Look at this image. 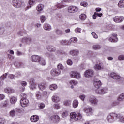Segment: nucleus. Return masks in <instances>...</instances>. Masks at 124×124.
<instances>
[{
	"label": "nucleus",
	"instance_id": "412c9836",
	"mask_svg": "<svg viewBox=\"0 0 124 124\" xmlns=\"http://www.w3.org/2000/svg\"><path fill=\"white\" fill-rule=\"evenodd\" d=\"M89 101L90 102H91L92 104H94V105L97 104V103L98 102V101L97 100V99H96L95 97L91 98L89 99Z\"/></svg>",
	"mask_w": 124,
	"mask_h": 124
},
{
	"label": "nucleus",
	"instance_id": "ea45409f",
	"mask_svg": "<svg viewBox=\"0 0 124 124\" xmlns=\"http://www.w3.org/2000/svg\"><path fill=\"white\" fill-rule=\"evenodd\" d=\"M101 48V46L99 45H95L93 46V48L94 50H99Z\"/></svg>",
	"mask_w": 124,
	"mask_h": 124
},
{
	"label": "nucleus",
	"instance_id": "6e6d98bb",
	"mask_svg": "<svg viewBox=\"0 0 124 124\" xmlns=\"http://www.w3.org/2000/svg\"><path fill=\"white\" fill-rule=\"evenodd\" d=\"M30 85L31 89L32 90H33V89H35V88L36 87V85H35V83L30 84Z\"/></svg>",
	"mask_w": 124,
	"mask_h": 124
},
{
	"label": "nucleus",
	"instance_id": "0eeeda50",
	"mask_svg": "<svg viewBox=\"0 0 124 124\" xmlns=\"http://www.w3.org/2000/svg\"><path fill=\"white\" fill-rule=\"evenodd\" d=\"M79 10V8L75 6H70L68 8V12L69 13H75Z\"/></svg>",
	"mask_w": 124,
	"mask_h": 124
},
{
	"label": "nucleus",
	"instance_id": "1a4fd4ad",
	"mask_svg": "<svg viewBox=\"0 0 124 124\" xmlns=\"http://www.w3.org/2000/svg\"><path fill=\"white\" fill-rule=\"evenodd\" d=\"M94 72L93 70H87L84 73V76L85 77H87L88 78H90V77H93V74Z\"/></svg>",
	"mask_w": 124,
	"mask_h": 124
},
{
	"label": "nucleus",
	"instance_id": "dca6fc26",
	"mask_svg": "<svg viewBox=\"0 0 124 124\" xmlns=\"http://www.w3.org/2000/svg\"><path fill=\"white\" fill-rule=\"evenodd\" d=\"M31 41V38L30 37H24L22 40V42L23 43H27V44H30Z\"/></svg>",
	"mask_w": 124,
	"mask_h": 124
},
{
	"label": "nucleus",
	"instance_id": "5fc2aeb1",
	"mask_svg": "<svg viewBox=\"0 0 124 124\" xmlns=\"http://www.w3.org/2000/svg\"><path fill=\"white\" fill-rule=\"evenodd\" d=\"M67 63L68 65H72V64H73L72 61L71 60H70V59H68L67 61Z\"/></svg>",
	"mask_w": 124,
	"mask_h": 124
},
{
	"label": "nucleus",
	"instance_id": "39448f33",
	"mask_svg": "<svg viewBox=\"0 0 124 124\" xmlns=\"http://www.w3.org/2000/svg\"><path fill=\"white\" fill-rule=\"evenodd\" d=\"M110 76L111 78H113L114 80H116V81H124V80L123 78L121 77L120 76V75L116 73H111Z\"/></svg>",
	"mask_w": 124,
	"mask_h": 124
},
{
	"label": "nucleus",
	"instance_id": "338daca9",
	"mask_svg": "<svg viewBox=\"0 0 124 124\" xmlns=\"http://www.w3.org/2000/svg\"><path fill=\"white\" fill-rule=\"evenodd\" d=\"M5 120L3 118H0V124H5Z\"/></svg>",
	"mask_w": 124,
	"mask_h": 124
},
{
	"label": "nucleus",
	"instance_id": "69168bd1",
	"mask_svg": "<svg viewBox=\"0 0 124 124\" xmlns=\"http://www.w3.org/2000/svg\"><path fill=\"white\" fill-rule=\"evenodd\" d=\"M118 60H119V61H122L123 60H124V55H120L118 57Z\"/></svg>",
	"mask_w": 124,
	"mask_h": 124
},
{
	"label": "nucleus",
	"instance_id": "864d4df0",
	"mask_svg": "<svg viewBox=\"0 0 124 124\" xmlns=\"http://www.w3.org/2000/svg\"><path fill=\"white\" fill-rule=\"evenodd\" d=\"M39 107L41 109H43V108H44V107H45V104H44V103H40L39 104Z\"/></svg>",
	"mask_w": 124,
	"mask_h": 124
},
{
	"label": "nucleus",
	"instance_id": "13d9d810",
	"mask_svg": "<svg viewBox=\"0 0 124 124\" xmlns=\"http://www.w3.org/2000/svg\"><path fill=\"white\" fill-rule=\"evenodd\" d=\"M8 77L10 79H15V75H13V74H10L8 76Z\"/></svg>",
	"mask_w": 124,
	"mask_h": 124
},
{
	"label": "nucleus",
	"instance_id": "e433bc0d",
	"mask_svg": "<svg viewBox=\"0 0 124 124\" xmlns=\"http://www.w3.org/2000/svg\"><path fill=\"white\" fill-rule=\"evenodd\" d=\"M20 97L21 98V100H23L24 99H27V94L22 93L20 95Z\"/></svg>",
	"mask_w": 124,
	"mask_h": 124
},
{
	"label": "nucleus",
	"instance_id": "603ef678",
	"mask_svg": "<svg viewBox=\"0 0 124 124\" xmlns=\"http://www.w3.org/2000/svg\"><path fill=\"white\" fill-rule=\"evenodd\" d=\"M80 5L81 6H84V7H86V6H88V3H87V2H85V1L81 2L80 3Z\"/></svg>",
	"mask_w": 124,
	"mask_h": 124
},
{
	"label": "nucleus",
	"instance_id": "c9c22d12",
	"mask_svg": "<svg viewBox=\"0 0 124 124\" xmlns=\"http://www.w3.org/2000/svg\"><path fill=\"white\" fill-rule=\"evenodd\" d=\"M55 32L58 35H62L63 34L62 31L60 29H56L55 31Z\"/></svg>",
	"mask_w": 124,
	"mask_h": 124
},
{
	"label": "nucleus",
	"instance_id": "3c124183",
	"mask_svg": "<svg viewBox=\"0 0 124 124\" xmlns=\"http://www.w3.org/2000/svg\"><path fill=\"white\" fill-rule=\"evenodd\" d=\"M64 104L66 106H68L69 105H70L71 104V101H66L64 102Z\"/></svg>",
	"mask_w": 124,
	"mask_h": 124
},
{
	"label": "nucleus",
	"instance_id": "f3484780",
	"mask_svg": "<svg viewBox=\"0 0 124 124\" xmlns=\"http://www.w3.org/2000/svg\"><path fill=\"white\" fill-rule=\"evenodd\" d=\"M38 87L41 91H43L44 90H45L46 88L47 87V85L44 82H41L38 84Z\"/></svg>",
	"mask_w": 124,
	"mask_h": 124
},
{
	"label": "nucleus",
	"instance_id": "2f4dec72",
	"mask_svg": "<svg viewBox=\"0 0 124 124\" xmlns=\"http://www.w3.org/2000/svg\"><path fill=\"white\" fill-rule=\"evenodd\" d=\"M77 73V71H71L70 72V76L71 78H75L76 76V73Z\"/></svg>",
	"mask_w": 124,
	"mask_h": 124
},
{
	"label": "nucleus",
	"instance_id": "79ce46f5",
	"mask_svg": "<svg viewBox=\"0 0 124 124\" xmlns=\"http://www.w3.org/2000/svg\"><path fill=\"white\" fill-rule=\"evenodd\" d=\"M70 41L73 43H76V42L78 41V39H77L76 37H73L70 39Z\"/></svg>",
	"mask_w": 124,
	"mask_h": 124
},
{
	"label": "nucleus",
	"instance_id": "4c0bfd02",
	"mask_svg": "<svg viewBox=\"0 0 124 124\" xmlns=\"http://www.w3.org/2000/svg\"><path fill=\"white\" fill-rule=\"evenodd\" d=\"M36 96L37 97V99H41L42 96L40 92L38 91L36 93Z\"/></svg>",
	"mask_w": 124,
	"mask_h": 124
},
{
	"label": "nucleus",
	"instance_id": "f03ea898",
	"mask_svg": "<svg viewBox=\"0 0 124 124\" xmlns=\"http://www.w3.org/2000/svg\"><path fill=\"white\" fill-rule=\"evenodd\" d=\"M121 119V114L120 113H111L108 114L107 118V121L108 123H113V122H115L116 120H120Z\"/></svg>",
	"mask_w": 124,
	"mask_h": 124
},
{
	"label": "nucleus",
	"instance_id": "7ed1b4c3",
	"mask_svg": "<svg viewBox=\"0 0 124 124\" xmlns=\"http://www.w3.org/2000/svg\"><path fill=\"white\" fill-rule=\"evenodd\" d=\"M70 119H74L75 121H79L82 119V115L80 113H76L75 112H72L70 115Z\"/></svg>",
	"mask_w": 124,
	"mask_h": 124
},
{
	"label": "nucleus",
	"instance_id": "a211bd4d",
	"mask_svg": "<svg viewBox=\"0 0 124 124\" xmlns=\"http://www.w3.org/2000/svg\"><path fill=\"white\" fill-rule=\"evenodd\" d=\"M39 120V116L37 115H33L30 118V120L32 123H36Z\"/></svg>",
	"mask_w": 124,
	"mask_h": 124
},
{
	"label": "nucleus",
	"instance_id": "a19ab883",
	"mask_svg": "<svg viewBox=\"0 0 124 124\" xmlns=\"http://www.w3.org/2000/svg\"><path fill=\"white\" fill-rule=\"evenodd\" d=\"M60 43L62 45H66L68 44V41L66 40H62L60 41Z\"/></svg>",
	"mask_w": 124,
	"mask_h": 124
},
{
	"label": "nucleus",
	"instance_id": "cd10ccee",
	"mask_svg": "<svg viewBox=\"0 0 124 124\" xmlns=\"http://www.w3.org/2000/svg\"><path fill=\"white\" fill-rule=\"evenodd\" d=\"M124 100V93L119 95L117 98L118 101H123Z\"/></svg>",
	"mask_w": 124,
	"mask_h": 124
},
{
	"label": "nucleus",
	"instance_id": "aec40b11",
	"mask_svg": "<svg viewBox=\"0 0 124 124\" xmlns=\"http://www.w3.org/2000/svg\"><path fill=\"white\" fill-rule=\"evenodd\" d=\"M43 28L44 30H45V31H51V30H52V27H51V25L47 23H45L44 24Z\"/></svg>",
	"mask_w": 124,
	"mask_h": 124
},
{
	"label": "nucleus",
	"instance_id": "c756f323",
	"mask_svg": "<svg viewBox=\"0 0 124 124\" xmlns=\"http://www.w3.org/2000/svg\"><path fill=\"white\" fill-rule=\"evenodd\" d=\"M92 108L91 107H88V108H84V112H85V113H92Z\"/></svg>",
	"mask_w": 124,
	"mask_h": 124
},
{
	"label": "nucleus",
	"instance_id": "c03bdc74",
	"mask_svg": "<svg viewBox=\"0 0 124 124\" xmlns=\"http://www.w3.org/2000/svg\"><path fill=\"white\" fill-rule=\"evenodd\" d=\"M9 114H10V116H11V117H14L15 116V114H16V112L15 110H12L10 112Z\"/></svg>",
	"mask_w": 124,
	"mask_h": 124
},
{
	"label": "nucleus",
	"instance_id": "a878e982",
	"mask_svg": "<svg viewBox=\"0 0 124 124\" xmlns=\"http://www.w3.org/2000/svg\"><path fill=\"white\" fill-rule=\"evenodd\" d=\"M57 70H58L59 71H60V72H62V70H63V68H64V67H63V65H62V64L59 63L57 65Z\"/></svg>",
	"mask_w": 124,
	"mask_h": 124
},
{
	"label": "nucleus",
	"instance_id": "7c9ffc66",
	"mask_svg": "<svg viewBox=\"0 0 124 124\" xmlns=\"http://www.w3.org/2000/svg\"><path fill=\"white\" fill-rule=\"evenodd\" d=\"M43 8H44V5L40 4L37 6L36 9L38 11H42V10H43Z\"/></svg>",
	"mask_w": 124,
	"mask_h": 124
},
{
	"label": "nucleus",
	"instance_id": "b1692460",
	"mask_svg": "<svg viewBox=\"0 0 124 124\" xmlns=\"http://www.w3.org/2000/svg\"><path fill=\"white\" fill-rule=\"evenodd\" d=\"M46 49L49 52H55L56 51V48L52 46H48Z\"/></svg>",
	"mask_w": 124,
	"mask_h": 124
},
{
	"label": "nucleus",
	"instance_id": "2eb2a0df",
	"mask_svg": "<svg viewBox=\"0 0 124 124\" xmlns=\"http://www.w3.org/2000/svg\"><path fill=\"white\" fill-rule=\"evenodd\" d=\"M117 34H113L112 36L109 39V41L110 42H117L118 41V38Z\"/></svg>",
	"mask_w": 124,
	"mask_h": 124
},
{
	"label": "nucleus",
	"instance_id": "72a5a7b5",
	"mask_svg": "<svg viewBox=\"0 0 124 124\" xmlns=\"http://www.w3.org/2000/svg\"><path fill=\"white\" fill-rule=\"evenodd\" d=\"M14 65L16 67H23V63L20 62H15Z\"/></svg>",
	"mask_w": 124,
	"mask_h": 124
},
{
	"label": "nucleus",
	"instance_id": "774afa93",
	"mask_svg": "<svg viewBox=\"0 0 124 124\" xmlns=\"http://www.w3.org/2000/svg\"><path fill=\"white\" fill-rule=\"evenodd\" d=\"M97 13L95 12L94 13V15H93L92 18L93 19H96V17H97Z\"/></svg>",
	"mask_w": 124,
	"mask_h": 124
},
{
	"label": "nucleus",
	"instance_id": "20e7f679",
	"mask_svg": "<svg viewBox=\"0 0 124 124\" xmlns=\"http://www.w3.org/2000/svg\"><path fill=\"white\" fill-rule=\"evenodd\" d=\"M22 2L21 0H13L12 4L16 8H21L22 7Z\"/></svg>",
	"mask_w": 124,
	"mask_h": 124
},
{
	"label": "nucleus",
	"instance_id": "bf43d9fd",
	"mask_svg": "<svg viewBox=\"0 0 124 124\" xmlns=\"http://www.w3.org/2000/svg\"><path fill=\"white\" fill-rule=\"evenodd\" d=\"M53 107H54V108H55V109H57V110H58V109H60V105L54 104L53 105Z\"/></svg>",
	"mask_w": 124,
	"mask_h": 124
},
{
	"label": "nucleus",
	"instance_id": "de8ad7c7",
	"mask_svg": "<svg viewBox=\"0 0 124 124\" xmlns=\"http://www.w3.org/2000/svg\"><path fill=\"white\" fill-rule=\"evenodd\" d=\"M91 34H92V36H93V38H95V39H97V38H98V35H97V34H96V33H95V32H92L91 33Z\"/></svg>",
	"mask_w": 124,
	"mask_h": 124
},
{
	"label": "nucleus",
	"instance_id": "49530a36",
	"mask_svg": "<svg viewBox=\"0 0 124 124\" xmlns=\"http://www.w3.org/2000/svg\"><path fill=\"white\" fill-rule=\"evenodd\" d=\"M62 118H66L68 116V112L67 111H64L62 114Z\"/></svg>",
	"mask_w": 124,
	"mask_h": 124
},
{
	"label": "nucleus",
	"instance_id": "c85d7f7f",
	"mask_svg": "<svg viewBox=\"0 0 124 124\" xmlns=\"http://www.w3.org/2000/svg\"><path fill=\"white\" fill-rule=\"evenodd\" d=\"M10 102L12 104H14L17 102V98L15 97H12L10 98Z\"/></svg>",
	"mask_w": 124,
	"mask_h": 124
},
{
	"label": "nucleus",
	"instance_id": "9b49d317",
	"mask_svg": "<svg viewBox=\"0 0 124 124\" xmlns=\"http://www.w3.org/2000/svg\"><path fill=\"white\" fill-rule=\"evenodd\" d=\"M61 73V71L57 69H52L50 71V74L52 76H59Z\"/></svg>",
	"mask_w": 124,
	"mask_h": 124
},
{
	"label": "nucleus",
	"instance_id": "4be33fe9",
	"mask_svg": "<svg viewBox=\"0 0 124 124\" xmlns=\"http://www.w3.org/2000/svg\"><path fill=\"white\" fill-rule=\"evenodd\" d=\"M52 100L53 102L58 103L60 101V97L56 95H54L52 97Z\"/></svg>",
	"mask_w": 124,
	"mask_h": 124
},
{
	"label": "nucleus",
	"instance_id": "f8f14e48",
	"mask_svg": "<svg viewBox=\"0 0 124 124\" xmlns=\"http://www.w3.org/2000/svg\"><path fill=\"white\" fill-rule=\"evenodd\" d=\"M20 104L22 107H26L29 105V100L27 99L20 100Z\"/></svg>",
	"mask_w": 124,
	"mask_h": 124
},
{
	"label": "nucleus",
	"instance_id": "ddd939ff",
	"mask_svg": "<svg viewBox=\"0 0 124 124\" xmlns=\"http://www.w3.org/2000/svg\"><path fill=\"white\" fill-rule=\"evenodd\" d=\"M41 57L38 55H33L31 56V60L32 62H39L40 61Z\"/></svg>",
	"mask_w": 124,
	"mask_h": 124
},
{
	"label": "nucleus",
	"instance_id": "e2e57ef3",
	"mask_svg": "<svg viewBox=\"0 0 124 124\" xmlns=\"http://www.w3.org/2000/svg\"><path fill=\"white\" fill-rule=\"evenodd\" d=\"M20 84H21V86H22V87H26V85H27V82L21 81Z\"/></svg>",
	"mask_w": 124,
	"mask_h": 124
},
{
	"label": "nucleus",
	"instance_id": "5701e85b",
	"mask_svg": "<svg viewBox=\"0 0 124 124\" xmlns=\"http://www.w3.org/2000/svg\"><path fill=\"white\" fill-rule=\"evenodd\" d=\"M70 54L72 56H78L79 55V51L77 49L71 50Z\"/></svg>",
	"mask_w": 124,
	"mask_h": 124
},
{
	"label": "nucleus",
	"instance_id": "58836bf2",
	"mask_svg": "<svg viewBox=\"0 0 124 124\" xmlns=\"http://www.w3.org/2000/svg\"><path fill=\"white\" fill-rule=\"evenodd\" d=\"M86 18L87 16L85 15V14H82L81 15L79 16V18L82 21L86 20Z\"/></svg>",
	"mask_w": 124,
	"mask_h": 124
},
{
	"label": "nucleus",
	"instance_id": "6ab92c4d",
	"mask_svg": "<svg viewBox=\"0 0 124 124\" xmlns=\"http://www.w3.org/2000/svg\"><path fill=\"white\" fill-rule=\"evenodd\" d=\"M4 91L6 93H14L13 89L10 87H7L5 88Z\"/></svg>",
	"mask_w": 124,
	"mask_h": 124
},
{
	"label": "nucleus",
	"instance_id": "473e14b6",
	"mask_svg": "<svg viewBox=\"0 0 124 124\" xmlns=\"http://www.w3.org/2000/svg\"><path fill=\"white\" fill-rule=\"evenodd\" d=\"M39 63H40L41 65H45V64H46V62L44 59L41 57V58H40V61H39Z\"/></svg>",
	"mask_w": 124,
	"mask_h": 124
},
{
	"label": "nucleus",
	"instance_id": "680f3d73",
	"mask_svg": "<svg viewBox=\"0 0 124 124\" xmlns=\"http://www.w3.org/2000/svg\"><path fill=\"white\" fill-rule=\"evenodd\" d=\"M29 84H34V79L31 78L29 80Z\"/></svg>",
	"mask_w": 124,
	"mask_h": 124
},
{
	"label": "nucleus",
	"instance_id": "8fccbe9b",
	"mask_svg": "<svg viewBox=\"0 0 124 124\" xmlns=\"http://www.w3.org/2000/svg\"><path fill=\"white\" fill-rule=\"evenodd\" d=\"M81 29L80 28H77L75 30L76 33H80Z\"/></svg>",
	"mask_w": 124,
	"mask_h": 124
},
{
	"label": "nucleus",
	"instance_id": "09e8293b",
	"mask_svg": "<svg viewBox=\"0 0 124 124\" xmlns=\"http://www.w3.org/2000/svg\"><path fill=\"white\" fill-rule=\"evenodd\" d=\"M40 20L41 23H44V22H45V20H46V18H45V16H40Z\"/></svg>",
	"mask_w": 124,
	"mask_h": 124
},
{
	"label": "nucleus",
	"instance_id": "37998d69",
	"mask_svg": "<svg viewBox=\"0 0 124 124\" xmlns=\"http://www.w3.org/2000/svg\"><path fill=\"white\" fill-rule=\"evenodd\" d=\"M35 3V0H29L28 1V4H29L30 8L31 7V5H32V4H34Z\"/></svg>",
	"mask_w": 124,
	"mask_h": 124
},
{
	"label": "nucleus",
	"instance_id": "bb28decb",
	"mask_svg": "<svg viewBox=\"0 0 124 124\" xmlns=\"http://www.w3.org/2000/svg\"><path fill=\"white\" fill-rule=\"evenodd\" d=\"M57 88H58V86L56 85V84H53L49 86V89L51 91H55V90H57Z\"/></svg>",
	"mask_w": 124,
	"mask_h": 124
},
{
	"label": "nucleus",
	"instance_id": "052dcab7",
	"mask_svg": "<svg viewBox=\"0 0 124 124\" xmlns=\"http://www.w3.org/2000/svg\"><path fill=\"white\" fill-rule=\"evenodd\" d=\"M86 98V96L85 95H81L79 96V98L82 100V101H84L85 100V98Z\"/></svg>",
	"mask_w": 124,
	"mask_h": 124
},
{
	"label": "nucleus",
	"instance_id": "393cba45",
	"mask_svg": "<svg viewBox=\"0 0 124 124\" xmlns=\"http://www.w3.org/2000/svg\"><path fill=\"white\" fill-rule=\"evenodd\" d=\"M72 105L74 108H77L78 105H79V102L78 100H74L73 102Z\"/></svg>",
	"mask_w": 124,
	"mask_h": 124
},
{
	"label": "nucleus",
	"instance_id": "a18cd8bd",
	"mask_svg": "<svg viewBox=\"0 0 124 124\" xmlns=\"http://www.w3.org/2000/svg\"><path fill=\"white\" fill-rule=\"evenodd\" d=\"M75 79H80L81 78V74L80 73L77 72L76 75L75 76Z\"/></svg>",
	"mask_w": 124,
	"mask_h": 124
},
{
	"label": "nucleus",
	"instance_id": "9d476101",
	"mask_svg": "<svg viewBox=\"0 0 124 124\" xmlns=\"http://www.w3.org/2000/svg\"><path fill=\"white\" fill-rule=\"evenodd\" d=\"M124 17L123 16H116L113 19L115 23H122L124 21Z\"/></svg>",
	"mask_w": 124,
	"mask_h": 124
},
{
	"label": "nucleus",
	"instance_id": "4d7b16f0",
	"mask_svg": "<svg viewBox=\"0 0 124 124\" xmlns=\"http://www.w3.org/2000/svg\"><path fill=\"white\" fill-rule=\"evenodd\" d=\"M7 76V73L4 74L3 76H2L0 77V79L1 80H4L6 78V77Z\"/></svg>",
	"mask_w": 124,
	"mask_h": 124
},
{
	"label": "nucleus",
	"instance_id": "423d86ee",
	"mask_svg": "<svg viewBox=\"0 0 124 124\" xmlns=\"http://www.w3.org/2000/svg\"><path fill=\"white\" fill-rule=\"evenodd\" d=\"M104 68V66L103 65V63L101 62H97L94 66V69L96 70L97 71L98 70H102Z\"/></svg>",
	"mask_w": 124,
	"mask_h": 124
},
{
	"label": "nucleus",
	"instance_id": "6e6552de",
	"mask_svg": "<svg viewBox=\"0 0 124 124\" xmlns=\"http://www.w3.org/2000/svg\"><path fill=\"white\" fill-rule=\"evenodd\" d=\"M60 120H61V118L58 115H53L50 118V121L52 122V123H54V124L59 123Z\"/></svg>",
	"mask_w": 124,
	"mask_h": 124
},
{
	"label": "nucleus",
	"instance_id": "0e129e2a",
	"mask_svg": "<svg viewBox=\"0 0 124 124\" xmlns=\"http://www.w3.org/2000/svg\"><path fill=\"white\" fill-rule=\"evenodd\" d=\"M15 111L16 113H21L22 112V110L20 108H16L15 109Z\"/></svg>",
	"mask_w": 124,
	"mask_h": 124
},
{
	"label": "nucleus",
	"instance_id": "f257e3e1",
	"mask_svg": "<svg viewBox=\"0 0 124 124\" xmlns=\"http://www.w3.org/2000/svg\"><path fill=\"white\" fill-rule=\"evenodd\" d=\"M94 86L97 89L96 90V93L98 94H104L107 93V88H103L101 89H98L101 87V82L100 81H95L94 82Z\"/></svg>",
	"mask_w": 124,
	"mask_h": 124
},
{
	"label": "nucleus",
	"instance_id": "4468645a",
	"mask_svg": "<svg viewBox=\"0 0 124 124\" xmlns=\"http://www.w3.org/2000/svg\"><path fill=\"white\" fill-rule=\"evenodd\" d=\"M68 84L71 85V89H73V88H74V86H73V85L74 86H76L78 85V81H75L74 80H71L68 81Z\"/></svg>",
	"mask_w": 124,
	"mask_h": 124
},
{
	"label": "nucleus",
	"instance_id": "f704fd0d",
	"mask_svg": "<svg viewBox=\"0 0 124 124\" xmlns=\"http://www.w3.org/2000/svg\"><path fill=\"white\" fill-rule=\"evenodd\" d=\"M118 6L119 7H120V8L124 7V0H121L119 2Z\"/></svg>",
	"mask_w": 124,
	"mask_h": 124
}]
</instances>
